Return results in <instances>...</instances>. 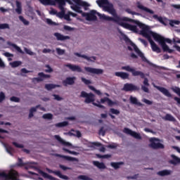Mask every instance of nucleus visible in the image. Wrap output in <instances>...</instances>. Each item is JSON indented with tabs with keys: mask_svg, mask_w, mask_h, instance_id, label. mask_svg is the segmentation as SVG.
I'll return each mask as SVG.
<instances>
[{
	"mask_svg": "<svg viewBox=\"0 0 180 180\" xmlns=\"http://www.w3.org/2000/svg\"><path fill=\"white\" fill-rule=\"evenodd\" d=\"M138 25H139L140 27L143 29L141 32L142 36L143 37H146V39H147V40L149 41L153 51L160 53H161V48L159 47L158 45H157V44L154 42V41H153L151 36L152 37H153L155 41L159 42V44H160V46H162L163 51L169 53V54L174 53V50L169 49V46H168V45L165 44L168 43L169 44H171V43H172V41L170 39L165 38L155 32H153V31H150V28L148 27V26L144 25L141 22H138Z\"/></svg>",
	"mask_w": 180,
	"mask_h": 180,
	"instance_id": "obj_1",
	"label": "nucleus"
},
{
	"mask_svg": "<svg viewBox=\"0 0 180 180\" xmlns=\"http://www.w3.org/2000/svg\"><path fill=\"white\" fill-rule=\"evenodd\" d=\"M97 2H98V5L100 6H103V5H106L103 6L104 11H105L106 12H108V13H110V15L113 16V17H110L105 14L98 13L100 19H102L103 20H108V22H115V23L120 22V20H128V21L134 22L137 25L140 23V21L139 20H133L127 17L121 18L120 16H119L117 15V13H116V10L113 7V4L110 3L109 0H99Z\"/></svg>",
	"mask_w": 180,
	"mask_h": 180,
	"instance_id": "obj_2",
	"label": "nucleus"
},
{
	"mask_svg": "<svg viewBox=\"0 0 180 180\" xmlns=\"http://www.w3.org/2000/svg\"><path fill=\"white\" fill-rule=\"evenodd\" d=\"M121 69L127 71L128 72H131L133 77H141V78L144 79L143 84L146 86H150V84L148 83V79L146 77V75H144L143 72L136 70V69L130 67L129 65L122 66Z\"/></svg>",
	"mask_w": 180,
	"mask_h": 180,
	"instance_id": "obj_3",
	"label": "nucleus"
},
{
	"mask_svg": "<svg viewBox=\"0 0 180 180\" xmlns=\"http://www.w3.org/2000/svg\"><path fill=\"white\" fill-rule=\"evenodd\" d=\"M128 21L129 20H120L117 23L120 26H122V27H124V29H128V30H131V32H134V33H137V26L129 24L127 22H128ZM129 22H131V23H134L135 25H137L139 26V27L140 29H141V34L143 36V34L141 33V32H143V28L141 27H140V25L139 24L134 22V21L131 20Z\"/></svg>",
	"mask_w": 180,
	"mask_h": 180,
	"instance_id": "obj_4",
	"label": "nucleus"
},
{
	"mask_svg": "<svg viewBox=\"0 0 180 180\" xmlns=\"http://www.w3.org/2000/svg\"><path fill=\"white\" fill-rule=\"evenodd\" d=\"M124 41L126 43H129L130 46L133 47L134 51L138 54V56L141 58L142 61H144L145 63H148V60H147V58L144 56V53L139 49L137 46L130 40L127 36H125L124 38Z\"/></svg>",
	"mask_w": 180,
	"mask_h": 180,
	"instance_id": "obj_5",
	"label": "nucleus"
},
{
	"mask_svg": "<svg viewBox=\"0 0 180 180\" xmlns=\"http://www.w3.org/2000/svg\"><path fill=\"white\" fill-rule=\"evenodd\" d=\"M81 98H85V103H95V95L92 93H86L83 91L81 92Z\"/></svg>",
	"mask_w": 180,
	"mask_h": 180,
	"instance_id": "obj_6",
	"label": "nucleus"
},
{
	"mask_svg": "<svg viewBox=\"0 0 180 180\" xmlns=\"http://www.w3.org/2000/svg\"><path fill=\"white\" fill-rule=\"evenodd\" d=\"M150 143L149 144V147H150V148H153V150H158L160 148L162 149L165 148L164 144L158 142V143H155V141H160V140L156 138H152L150 140Z\"/></svg>",
	"mask_w": 180,
	"mask_h": 180,
	"instance_id": "obj_7",
	"label": "nucleus"
},
{
	"mask_svg": "<svg viewBox=\"0 0 180 180\" xmlns=\"http://www.w3.org/2000/svg\"><path fill=\"white\" fill-rule=\"evenodd\" d=\"M82 17L86 18V20L92 22L96 20L98 18L96 17V11L91 10L89 13H82Z\"/></svg>",
	"mask_w": 180,
	"mask_h": 180,
	"instance_id": "obj_8",
	"label": "nucleus"
},
{
	"mask_svg": "<svg viewBox=\"0 0 180 180\" xmlns=\"http://www.w3.org/2000/svg\"><path fill=\"white\" fill-rule=\"evenodd\" d=\"M122 91H124L125 92H133L134 91H140V87L131 83H126L124 84Z\"/></svg>",
	"mask_w": 180,
	"mask_h": 180,
	"instance_id": "obj_9",
	"label": "nucleus"
},
{
	"mask_svg": "<svg viewBox=\"0 0 180 180\" xmlns=\"http://www.w3.org/2000/svg\"><path fill=\"white\" fill-rule=\"evenodd\" d=\"M55 1L58 4L59 8L62 10L60 12L58 13L57 16L60 19H63L65 15V11H64V5H65V0H55Z\"/></svg>",
	"mask_w": 180,
	"mask_h": 180,
	"instance_id": "obj_10",
	"label": "nucleus"
},
{
	"mask_svg": "<svg viewBox=\"0 0 180 180\" xmlns=\"http://www.w3.org/2000/svg\"><path fill=\"white\" fill-rule=\"evenodd\" d=\"M123 131L124 133H125V134H129V136H131V137H134V139H136V140H141V139H143L141 137V135H140V134L129 128H124Z\"/></svg>",
	"mask_w": 180,
	"mask_h": 180,
	"instance_id": "obj_11",
	"label": "nucleus"
},
{
	"mask_svg": "<svg viewBox=\"0 0 180 180\" xmlns=\"http://www.w3.org/2000/svg\"><path fill=\"white\" fill-rule=\"evenodd\" d=\"M46 171H47V172H49V174H54V175H56V176H58V178H60V179H65V180L70 179L68 176L63 175V174H61V172H60L58 170H52V169L46 167Z\"/></svg>",
	"mask_w": 180,
	"mask_h": 180,
	"instance_id": "obj_12",
	"label": "nucleus"
},
{
	"mask_svg": "<svg viewBox=\"0 0 180 180\" xmlns=\"http://www.w3.org/2000/svg\"><path fill=\"white\" fill-rule=\"evenodd\" d=\"M65 67L70 69L73 72H84L81 66L77 65H72L71 63H68L65 65Z\"/></svg>",
	"mask_w": 180,
	"mask_h": 180,
	"instance_id": "obj_13",
	"label": "nucleus"
},
{
	"mask_svg": "<svg viewBox=\"0 0 180 180\" xmlns=\"http://www.w3.org/2000/svg\"><path fill=\"white\" fill-rule=\"evenodd\" d=\"M84 70L85 71H86V72H90V74H96L97 75H99V74H103V70L102 69H96L91 67H85Z\"/></svg>",
	"mask_w": 180,
	"mask_h": 180,
	"instance_id": "obj_14",
	"label": "nucleus"
},
{
	"mask_svg": "<svg viewBox=\"0 0 180 180\" xmlns=\"http://www.w3.org/2000/svg\"><path fill=\"white\" fill-rule=\"evenodd\" d=\"M136 8L140 9L141 11H143L144 12H147V13H150V15L154 14V11L141 4L140 1L136 2Z\"/></svg>",
	"mask_w": 180,
	"mask_h": 180,
	"instance_id": "obj_15",
	"label": "nucleus"
},
{
	"mask_svg": "<svg viewBox=\"0 0 180 180\" xmlns=\"http://www.w3.org/2000/svg\"><path fill=\"white\" fill-rule=\"evenodd\" d=\"M39 77H34V80L37 81V82H42V81H44L46 78H51L50 75H46L44 72H39L38 73Z\"/></svg>",
	"mask_w": 180,
	"mask_h": 180,
	"instance_id": "obj_16",
	"label": "nucleus"
},
{
	"mask_svg": "<svg viewBox=\"0 0 180 180\" xmlns=\"http://www.w3.org/2000/svg\"><path fill=\"white\" fill-rule=\"evenodd\" d=\"M37 172H38V174L41 175V176H43V178H45V179L58 180L57 178L53 177V176L44 172L43 170H41L40 169H37Z\"/></svg>",
	"mask_w": 180,
	"mask_h": 180,
	"instance_id": "obj_17",
	"label": "nucleus"
},
{
	"mask_svg": "<svg viewBox=\"0 0 180 180\" xmlns=\"http://www.w3.org/2000/svg\"><path fill=\"white\" fill-rule=\"evenodd\" d=\"M156 89L158 91H160V92L162 93L165 96H167V98H172V94H171L169 91H168V89H165V87L157 86Z\"/></svg>",
	"mask_w": 180,
	"mask_h": 180,
	"instance_id": "obj_18",
	"label": "nucleus"
},
{
	"mask_svg": "<svg viewBox=\"0 0 180 180\" xmlns=\"http://www.w3.org/2000/svg\"><path fill=\"white\" fill-rule=\"evenodd\" d=\"M75 77H67L63 81V85H64V86H67V85H74V84H75Z\"/></svg>",
	"mask_w": 180,
	"mask_h": 180,
	"instance_id": "obj_19",
	"label": "nucleus"
},
{
	"mask_svg": "<svg viewBox=\"0 0 180 180\" xmlns=\"http://www.w3.org/2000/svg\"><path fill=\"white\" fill-rule=\"evenodd\" d=\"M54 137L56 140L58 141V142L63 146H65L66 147H72V144L71 143L64 141L59 135H55Z\"/></svg>",
	"mask_w": 180,
	"mask_h": 180,
	"instance_id": "obj_20",
	"label": "nucleus"
},
{
	"mask_svg": "<svg viewBox=\"0 0 180 180\" xmlns=\"http://www.w3.org/2000/svg\"><path fill=\"white\" fill-rule=\"evenodd\" d=\"M172 160H169V164L172 165H178L180 164V158L175 155H171Z\"/></svg>",
	"mask_w": 180,
	"mask_h": 180,
	"instance_id": "obj_21",
	"label": "nucleus"
},
{
	"mask_svg": "<svg viewBox=\"0 0 180 180\" xmlns=\"http://www.w3.org/2000/svg\"><path fill=\"white\" fill-rule=\"evenodd\" d=\"M54 36H56L57 40L59 41H64V40H70L69 36H64L58 32L54 33Z\"/></svg>",
	"mask_w": 180,
	"mask_h": 180,
	"instance_id": "obj_22",
	"label": "nucleus"
},
{
	"mask_svg": "<svg viewBox=\"0 0 180 180\" xmlns=\"http://www.w3.org/2000/svg\"><path fill=\"white\" fill-rule=\"evenodd\" d=\"M56 157H59V158H63V160H66V161H78L77 158H72L71 156H67L60 154H56Z\"/></svg>",
	"mask_w": 180,
	"mask_h": 180,
	"instance_id": "obj_23",
	"label": "nucleus"
},
{
	"mask_svg": "<svg viewBox=\"0 0 180 180\" xmlns=\"http://www.w3.org/2000/svg\"><path fill=\"white\" fill-rule=\"evenodd\" d=\"M116 77L122 78V79H129V73L124 72H116L115 73Z\"/></svg>",
	"mask_w": 180,
	"mask_h": 180,
	"instance_id": "obj_24",
	"label": "nucleus"
},
{
	"mask_svg": "<svg viewBox=\"0 0 180 180\" xmlns=\"http://www.w3.org/2000/svg\"><path fill=\"white\" fill-rule=\"evenodd\" d=\"M75 56H77V57H81L82 58H84V60H87V61H92V60L95 61L96 60V57L95 56L89 57L86 55H81V53H75ZM91 58H92V60Z\"/></svg>",
	"mask_w": 180,
	"mask_h": 180,
	"instance_id": "obj_25",
	"label": "nucleus"
},
{
	"mask_svg": "<svg viewBox=\"0 0 180 180\" xmlns=\"http://www.w3.org/2000/svg\"><path fill=\"white\" fill-rule=\"evenodd\" d=\"M129 101H130V103H132V105L143 106V103H141V102H139V100H137V98L134 97L133 96H130Z\"/></svg>",
	"mask_w": 180,
	"mask_h": 180,
	"instance_id": "obj_26",
	"label": "nucleus"
},
{
	"mask_svg": "<svg viewBox=\"0 0 180 180\" xmlns=\"http://www.w3.org/2000/svg\"><path fill=\"white\" fill-rule=\"evenodd\" d=\"M162 119L167 122H176V119H175V117H174L171 114H166V115L162 117Z\"/></svg>",
	"mask_w": 180,
	"mask_h": 180,
	"instance_id": "obj_27",
	"label": "nucleus"
},
{
	"mask_svg": "<svg viewBox=\"0 0 180 180\" xmlns=\"http://www.w3.org/2000/svg\"><path fill=\"white\" fill-rule=\"evenodd\" d=\"M93 164L99 169H105L106 168V165H105V163L103 162H100L98 161H93Z\"/></svg>",
	"mask_w": 180,
	"mask_h": 180,
	"instance_id": "obj_28",
	"label": "nucleus"
},
{
	"mask_svg": "<svg viewBox=\"0 0 180 180\" xmlns=\"http://www.w3.org/2000/svg\"><path fill=\"white\" fill-rule=\"evenodd\" d=\"M42 5H56V0H39Z\"/></svg>",
	"mask_w": 180,
	"mask_h": 180,
	"instance_id": "obj_29",
	"label": "nucleus"
},
{
	"mask_svg": "<svg viewBox=\"0 0 180 180\" xmlns=\"http://www.w3.org/2000/svg\"><path fill=\"white\" fill-rule=\"evenodd\" d=\"M55 88H60V85L53 84H45V89H47V91H51V89H54Z\"/></svg>",
	"mask_w": 180,
	"mask_h": 180,
	"instance_id": "obj_30",
	"label": "nucleus"
},
{
	"mask_svg": "<svg viewBox=\"0 0 180 180\" xmlns=\"http://www.w3.org/2000/svg\"><path fill=\"white\" fill-rule=\"evenodd\" d=\"M123 164H124L123 162H112L110 163V165L115 169H119V168H120V165H123Z\"/></svg>",
	"mask_w": 180,
	"mask_h": 180,
	"instance_id": "obj_31",
	"label": "nucleus"
},
{
	"mask_svg": "<svg viewBox=\"0 0 180 180\" xmlns=\"http://www.w3.org/2000/svg\"><path fill=\"white\" fill-rule=\"evenodd\" d=\"M171 172L169 170H162L158 172V175H160V176H165L167 175H170Z\"/></svg>",
	"mask_w": 180,
	"mask_h": 180,
	"instance_id": "obj_32",
	"label": "nucleus"
},
{
	"mask_svg": "<svg viewBox=\"0 0 180 180\" xmlns=\"http://www.w3.org/2000/svg\"><path fill=\"white\" fill-rule=\"evenodd\" d=\"M16 9L15 12L18 14L20 15L22 13V4L19 1H16Z\"/></svg>",
	"mask_w": 180,
	"mask_h": 180,
	"instance_id": "obj_33",
	"label": "nucleus"
},
{
	"mask_svg": "<svg viewBox=\"0 0 180 180\" xmlns=\"http://www.w3.org/2000/svg\"><path fill=\"white\" fill-rule=\"evenodd\" d=\"M72 1L77 5H79L80 6H84L85 8H86V6H89L88 3L85 1H81V0H72Z\"/></svg>",
	"mask_w": 180,
	"mask_h": 180,
	"instance_id": "obj_34",
	"label": "nucleus"
},
{
	"mask_svg": "<svg viewBox=\"0 0 180 180\" xmlns=\"http://www.w3.org/2000/svg\"><path fill=\"white\" fill-rule=\"evenodd\" d=\"M71 131H75V134H74ZM71 131L69 132L70 136H75V137H78V138H79L82 136V134H81V131H75L74 129H71Z\"/></svg>",
	"mask_w": 180,
	"mask_h": 180,
	"instance_id": "obj_35",
	"label": "nucleus"
},
{
	"mask_svg": "<svg viewBox=\"0 0 180 180\" xmlns=\"http://www.w3.org/2000/svg\"><path fill=\"white\" fill-rule=\"evenodd\" d=\"M154 19H157L158 22L162 23V25H165V26H167V24H165V22H164V19H162V17H158V15H153Z\"/></svg>",
	"mask_w": 180,
	"mask_h": 180,
	"instance_id": "obj_36",
	"label": "nucleus"
},
{
	"mask_svg": "<svg viewBox=\"0 0 180 180\" xmlns=\"http://www.w3.org/2000/svg\"><path fill=\"white\" fill-rule=\"evenodd\" d=\"M56 127H65V126H68V122L64 121L63 122H59L55 124Z\"/></svg>",
	"mask_w": 180,
	"mask_h": 180,
	"instance_id": "obj_37",
	"label": "nucleus"
},
{
	"mask_svg": "<svg viewBox=\"0 0 180 180\" xmlns=\"http://www.w3.org/2000/svg\"><path fill=\"white\" fill-rule=\"evenodd\" d=\"M172 91L174 92V94H176L178 96L180 97V88L178 86H174L171 88Z\"/></svg>",
	"mask_w": 180,
	"mask_h": 180,
	"instance_id": "obj_38",
	"label": "nucleus"
},
{
	"mask_svg": "<svg viewBox=\"0 0 180 180\" xmlns=\"http://www.w3.org/2000/svg\"><path fill=\"white\" fill-rule=\"evenodd\" d=\"M46 23L47 25H49V26H58V24H57V22H53V20H51V19L47 18L46 19Z\"/></svg>",
	"mask_w": 180,
	"mask_h": 180,
	"instance_id": "obj_39",
	"label": "nucleus"
},
{
	"mask_svg": "<svg viewBox=\"0 0 180 180\" xmlns=\"http://www.w3.org/2000/svg\"><path fill=\"white\" fill-rule=\"evenodd\" d=\"M22 64L20 61H14L11 63V65L13 68H16V67H19Z\"/></svg>",
	"mask_w": 180,
	"mask_h": 180,
	"instance_id": "obj_40",
	"label": "nucleus"
},
{
	"mask_svg": "<svg viewBox=\"0 0 180 180\" xmlns=\"http://www.w3.org/2000/svg\"><path fill=\"white\" fill-rule=\"evenodd\" d=\"M77 179H82V180H94L91 177H88L86 175H79L77 176Z\"/></svg>",
	"mask_w": 180,
	"mask_h": 180,
	"instance_id": "obj_41",
	"label": "nucleus"
},
{
	"mask_svg": "<svg viewBox=\"0 0 180 180\" xmlns=\"http://www.w3.org/2000/svg\"><path fill=\"white\" fill-rule=\"evenodd\" d=\"M19 19L20 20V22H23V24L25 25V26H28L29 25V21L27 20L26 19H25V18H23V16L22 15H20L19 16Z\"/></svg>",
	"mask_w": 180,
	"mask_h": 180,
	"instance_id": "obj_42",
	"label": "nucleus"
},
{
	"mask_svg": "<svg viewBox=\"0 0 180 180\" xmlns=\"http://www.w3.org/2000/svg\"><path fill=\"white\" fill-rule=\"evenodd\" d=\"M180 21L179 20H169V25L172 27H174L175 25H179Z\"/></svg>",
	"mask_w": 180,
	"mask_h": 180,
	"instance_id": "obj_43",
	"label": "nucleus"
},
{
	"mask_svg": "<svg viewBox=\"0 0 180 180\" xmlns=\"http://www.w3.org/2000/svg\"><path fill=\"white\" fill-rule=\"evenodd\" d=\"M74 11H75V12H77V13H82H82H84L82 10H81V7L78 6H75L73 8Z\"/></svg>",
	"mask_w": 180,
	"mask_h": 180,
	"instance_id": "obj_44",
	"label": "nucleus"
},
{
	"mask_svg": "<svg viewBox=\"0 0 180 180\" xmlns=\"http://www.w3.org/2000/svg\"><path fill=\"white\" fill-rule=\"evenodd\" d=\"M42 117L44 119H48L49 120H51V119H53V114H50V113H47V114H44Z\"/></svg>",
	"mask_w": 180,
	"mask_h": 180,
	"instance_id": "obj_45",
	"label": "nucleus"
},
{
	"mask_svg": "<svg viewBox=\"0 0 180 180\" xmlns=\"http://www.w3.org/2000/svg\"><path fill=\"white\" fill-rule=\"evenodd\" d=\"M6 150L8 154H12V151H13V148L9 145H6Z\"/></svg>",
	"mask_w": 180,
	"mask_h": 180,
	"instance_id": "obj_46",
	"label": "nucleus"
},
{
	"mask_svg": "<svg viewBox=\"0 0 180 180\" xmlns=\"http://www.w3.org/2000/svg\"><path fill=\"white\" fill-rule=\"evenodd\" d=\"M107 148H111L112 150H113L115 148H117V143H112L111 144H109L107 146Z\"/></svg>",
	"mask_w": 180,
	"mask_h": 180,
	"instance_id": "obj_47",
	"label": "nucleus"
},
{
	"mask_svg": "<svg viewBox=\"0 0 180 180\" xmlns=\"http://www.w3.org/2000/svg\"><path fill=\"white\" fill-rule=\"evenodd\" d=\"M12 46L15 49V50L17 51H18V53H20L21 54H23V51H22V49H20V47L18 46L16 44H13Z\"/></svg>",
	"mask_w": 180,
	"mask_h": 180,
	"instance_id": "obj_48",
	"label": "nucleus"
},
{
	"mask_svg": "<svg viewBox=\"0 0 180 180\" xmlns=\"http://www.w3.org/2000/svg\"><path fill=\"white\" fill-rule=\"evenodd\" d=\"M93 105L94 106H97V108H100L101 109H106V108L104 105H102V104H101V102L99 101H98V103H93Z\"/></svg>",
	"mask_w": 180,
	"mask_h": 180,
	"instance_id": "obj_49",
	"label": "nucleus"
},
{
	"mask_svg": "<svg viewBox=\"0 0 180 180\" xmlns=\"http://www.w3.org/2000/svg\"><path fill=\"white\" fill-rule=\"evenodd\" d=\"M4 29H9V24H6V23L0 24V30H2Z\"/></svg>",
	"mask_w": 180,
	"mask_h": 180,
	"instance_id": "obj_50",
	"label": "nucleus"
},
{
	"mask_svg": "<svg viewBox=\"0 0 180 180\" xmlns=\"http://www.w3.org/2000/svg\"><path fill=\"white\" fill-rule=\"evenodd\" d=\"M5 93L3 91L0 92V103H2V102H4V101H5Z\"/></svg>",
	"mask_w": 180,
	"mask_h": 180,
	"instance_id": "obj_51",
	"label": "nucleus"
},
{
	"mask_svg": "<svg viewBox=\"0 0 180 180\" xmlns=\"http://www.w3.org/2000/svg\"><path fill=\"white\" fill-rule=\"evenodd\" d=\"M110 112L112 113V115H120V111L119 110H116L115 108H110Z\"/></svg>",
	"mask_w": 180,
	"mask_h": 180,
	"instance_id": "obj_52",
	"label": "nucleus"
},
{
	"mask_svg": "<svg viewBox=\"0 0 180 180\" xmlns=\"http://www.w3.org/2000/svg\"><path fill=\"white\" fill-rule=\"evenodd\" d=\"M56 51H57L58 56H63L65 53V50L61 49L60 48H57Z\"/></svg>",
	"mask_w": 180,
	"mask_h": 180,
	"instance_id": "obj_53",
	"label": "nucleus"
},
{
	"mask_svg": "<svg viewBox=\"0 0 180 180\" xmlns=\"http://www.w3.org/2000/svg\"><path fill=\"white\" fill-rule=\"evenodd\" d=\"M10 101H11V102H20V98L16 97V96H12L10 98Z\"/></svg>",
	"mask_w": 180,
	"mask_h": 180,
	"instance_id": "obj_54",
	"label": "nucleus"
},
{
	"mask_svg": "<svg viewBox=\"0 0 180 180\" xmlns=\"http://www.w3.org/2000/svg\"><path fill=\"white\" fill-rule=\"evenodd\" d=\"M99 134H101V136H105V134H106V131H105L104 127H101L99 131H98Z\"/></svg>",
	"mask_w": 180,
	"mask_h": 180,
	"instance_id": "obj_55",
	"label": "nucleus"
},
{
	"mask_svg": "<svg viewBox=\"0 0 180 180\" xmlns=\"http://www.w3.org/2000/svg\"><path fill=\"white\" fill-rule=\"evenodd\" d=\"M13 146H15L17 148H23V147H25L22 144H19L16 142H13Z\"/></svg>",
	"mask_w": 180,
	"mask_h": 180,
	"instance_id": "obj_56",
	"label": "nucleus"
},
{
	"mask_svg": "<svg viewBox=\"0 0 180 180\" xmlns=\"http://www.w3.org/2000/svg\"><path fill=\"white\" fill-rule=\"evenodd\" d=\"M142 102H143L144 103H146V105H153V101L148 100L146 98H143L142 100Z\"/></svg>",
	"mask_w": 180,
	"mask_h": 180,
	"instance_id": "obj_57",
	"label": "nucleus"
},
{
	"mask_svg": "<svg viewBox=\"0 0 180 180\" xmlns=\"http://www.w3.org/2000/svg\"><path fill=\"white\" fill-rule=\"evenodd\" d=\"M82 81L84 82L86 85H89L91 84V80H88L85 79L84 77H82Z\"/></svg>",
	"mask_w": 180,
	"mask_h": 180,
	"instance_id": "obj_58",
	"label": "nucleus"
},
{
	"mask_svg": "<svg viewBox=\"0 0 180 180\" xmlns=\"http://www.w3.org/2000/svg\"><path fill=\"white\" fill-rule=\"evenodd\" d=\"M46 68H48V69L45 70V72H53V68H51V67H50V65H46Z\"/></svg>",
	"mask_w": 180,
	"mask_h": 180,
	"instance_id": "obj_59",
	"label": "nucleus"
},
{
	"mask_svg": "<svg viewBox=\"0 0 180 180\" xmlns=\"http://www.w3.org/2000/svg\"><path fill=\"white\" fill-rule=\"evenodd\" d=\"M24 50L27 54H29V56H33V54H34L30 49H28L27 48H25Z\"/></svg>",
	"mask_w": 180,
	"mask_h": 180,
	"instance_id": "obj_60",
	"label": "nucleus"
},
{
	"mask_svg": "<svg viewBox=\"0 0 180 180\" xmlns=\"http://www.w3.org/2000/svg\"><path fill=\"white\" fill-rule=\"evenodd\" d=\"M25 164L23 163V160H22V159L18 158V167H25Z\"/></svg>",
	"mask_w": 180,
	"mask_h": 180,
	"instance_id": "obj_61",
	"label": "nucleus"
},
{
	"mask_svg": "<svg viewBox=\"0 0 180 180\" xmlns=\"http://www.w3.org/2000/svg\"><path fill=\"white\" fill-rule=\"evenodd\" d=\"M70 16V13H69L68 14H65L63 18L65 20H68V22H71V18Z\"/></svg>",
	"mask_w": 180,
	"mask_h": 180,
	"instance_id": "obj_62",
	"label": "nucleus"
},
{
	"mask_svg": "<svg viewBox=\"0 0 180 180\" xmlns=\"http://www.w3.org/2000/svg\"><path fill=\"white\" fill-rule=\"evenodd\" d=\"M126 12H127V13H130V15H139V13H136L135 11H132L129 8L126 9Z\"/></svg>",
	"mask_w": 180,
	"mask_h": 180,
	"instance_id": "obj_63",
	"label": "nucleus"
},
{
	"mask_svg": "<svg viewBox=\"0 0 180 180\" xmlns=\"http://www.w3.org/2000/svg\"><path fill=\"white\" fill-rule=\"evenodd\" d=\"M60 168L61 169H63V171H67V169H71V167H66V166H64L63 165H60Z\"/></svg>",
	"mask_w": 180,
	"mask_h": 180,
	"instance_id": "obj_64",
	"label": "nucleus"
}]
</instances>
